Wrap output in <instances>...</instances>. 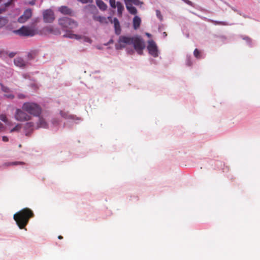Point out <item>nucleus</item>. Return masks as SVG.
<instances>
[{
    "label": "nucleus",
    "mask_w": 260,
    "mask_h": 260,
    "mask_svg": "<svg viewBox=\"0 0 260 260\" xmlns=\"http://www.w3.org/2000/svg\"><path fill=\"white\" fill-rule=\"evenodd\" d=\"M128 45H133L135 50L139 54H142L145 45L142 39L138 36L127 37L120 36L117 43L115 44V48L117 50L122 49Z\"/></svg>",
    "instance_id": "1"
},
{
    "label": "nucleus",
    "mask_w": 260,
    "mask_h": 260,
    "mask_svg": "<svg viewBox=\"0 0 260 260\" xmlns=\"http://www.w3.org/2000/svg\"><path fill=\"white\" fill-rule=\"evenodd\" d=\"M34 216L32 211L29 208H26L15 213L13 218L20 229H25L30 218Z\"/></svg>",
    "instance_id": "2"
},
{
    "label": "nucleus",
    "mask_w": 260,
    "mask_h": 260,
    "mask_svg": "<svg viewBox=\"0 0 260 260\" xmlns=\"http://www.w3.org/2000/svg\"><path fill=\"white\" fill-rule=\"evenodd\" d=\"M22 109L34 116H39L42 113L41 107L35 103L26 102L23 104Z\"/></svg>",
    "instance_id": "3"
},
{
    "label": "nucleus",
    "mask_w": 260,
    "mask_h": 260,
    "mask_svg": "<svg viewBox=\"0 0 260 260\" xmlns=\"http://www.w3.org/2000/svg\"><path fill=\"white\" fill-rule=\"evenodd\" d=\"M15 34L20 36L32 37L38 34L37 29L27 26H23L20 29L14 30Z\"/></svg>",
    "instance_id": "4"
},
{
    "label": "nucleus",
    "mask_w": 260,
    "mask_h": 260,
    "mask_svg": "<svg viewBox=\"0 0 260 260\" xmlns=\"http://www.w3.org/2000/svg\"><path fill=\"white\" fill-rule=\"evenodd\" d=\"M59 24L64 29H73L78 26L77 22L68 17H62L58 20Z\"/></svg>",
    "instance_id": "5"
},
{
    "label": "nucleus",
    "mask_w": 260,
    "mask_h": 260,
    "mask_svg": "<svg viewBox=\"0 0 260 260\" xmlns=\"http://www.w3.org/2000/svg\"><path fill=\"white\" fill-rule=\"evenodd\" d=\"M24 110L17 109L15 114L16 119L20 121H28L31 119V116L28 115Z\"/></svg>",
    "instance_id": "6"
},
{
    "label": "nucleus",
    "mask_w": 260,
    "mask_h": 260,
    "mask_svg": "<svg viewBox=\"0 0 260 260\" xmlns=\"http://www.w3.org/2000/svg\"><path fill=\"white\" fill-rule=\"evenodd\" d=\"M55 19L53 12L51 10H46L43 12V19L46 23H51Z\"/></svg>",
    "instance_id": "7"
},
{
    "label": "nucleus",
    "mask_w": 260,
    "mask_h": 260,
    "mask_svg": "<svg viewBox=\"0 0 260 260\" xmlns=\"http://www.w3.org/2000/svg\"><path fill=\"white\" fill-rule=\"evenodd\" d=\"M147 49L149 53L154 57L158 56V50L155 43L151 40L148 42Z\"/></svg>",
    "instance_id": "8"
},
{
    "label": "nucleus",
    "mask_w": 260,
    "mask_h": 260,
    "mask_svg": "<svg viewBox=\"0 0 260 260\" xmlns=\"http://www.w3.org/2000/svg\"><path fill=\"white\" fill-rule=\"evenodd\" d=\"M32 16V10L30 9H27L24 11L23 14L18 18V21L19 23H23L25 22Z\"/></svg>",
    "instance_id": "9"
},
{
    "label": "nucleus",
    "mask_w": 260,
    "mask_h": 260,
    "mask_svg": "<svg viewBox=\"0 0 260 260\" xmlns=\"http://www.w3.org/2000/svg\"><path fill=\"white\" fill-rule=\"evenodd\" d=\"M14 6V0H8L7 2H4V4L1 5V13L8 11L10 9H13Z\"/></svg>",
    "instance_id": "10"
},
{
    "label": "nucleus",
    "mask_w": 260,
    "mask_h": 260,
    "mask_svg": "<svg viewBox=\"0 0 260 260\" xmlns=\"http://www.w3.org/2000/svg\"><path fill=\"white\" fill-rule=\"evenodd\" d=\"M93 19L95 21L100 22L101 24H107L108 23V21H109L111 23H112V19L111 17H108L106 18L105 17L96 16L94 15L93 16Z\"/></svg>",
    "instance_id": "11"
},
{
    "label": "nucleus",
    "mask_w": 260,
    "mask_h": 260,
    "mask_svg": "<svg viewBox=\"0 0 260 260\" xmlns=\"http://www.w3.org/2000/svg\"><path fill=\"white\" fill-rule=\"evenodd\" d=\"M48 127V124L45 119L42 117L39 116L38 121L36 123V128H46Z\"/></svg>",
    "instance_id": "12"
},
{
    "label": "nucleus",
    "mask_w": 260,
    "mask_h": 260,
    "mask_svg": "<svg viewBox=\"0 0 260 260\" xmlns=\"http://www.w3.org/2000/svg\"><path fill=\"white\" fill-rule=\"evenodd\" d=\"M34 124L32 122H28L25 123L24 125V130L25 135L28 136L34 130Z\"/></svg>",
    "instance_id": "13"
},
{
    "label": "nucleus",
    "mask_w": 260,
    "mask_h": 260,
    "mask_svg": "<svg viewBox=\"0 0 260 260\" xmlns=\"http://www.w3.org/2000/svg\"><path fill=\"white\" fill-rule=\"evenodd\" d=\"M114 23L115 32L117 35H119L121 33V27L118 20L116 18H114L112 20V23Z\"/></svg>",
    "instance_id": "14"
},
{
    "label": "nucleus",
    "mask_w": 260,
    "mask_h": 260,
    "mask_svg": "<svg viewBox=\"0 0 260 260\" xmlns=\"http://www.w3.org/2000/svg\"><path fill=\"white\" fill-rule=\"evenodd\" d=\"M14 64L19 67H24L26 66V62L21 57H16L14 60Z\"/></svg>",
    "instance_id": "15"
},
{
    "label": "nucleus",
    "mask_w": 260,
    "mask_h": 260,
    "mask_svg": "<svg viewBox=\"0 0 260 260\" xmlns=\"http://www.w3.org/2000/svg\"><path fill=\"white\" fill-rule=\"evenodd\" d=\"M59 11L64 15H71L72 11L67 6H61L59 8Z\"/></svg>",
    "instance_id": "16"
},
{
    "label": "nucleus",
    "mask_w": 260,
    "mask_h": 260,
    "mask_svg": "<svg viewBox=\"0 0 260 260\" xmlns=\"http://www.w3.org/2000/svg\"><path fill=\"white\" fill-rule=\"evenodd\" d=\"M1 90L6 92V94H4V97L10 99H13L14 98V95L12 94V93H9L10 91V89L8 88L4 87L1 85Z\"/></svg>",
    "instance_id": "17"
},
{
    "label": "nucleus",
    "mask_w": 260,
    "mask_h": 260,
    "mask_svg": "<svg viewBox=\"0 0 260 260\" xmlns=\"http://www.w3.org/2000/svg\"><path fill=\"white\" fill-rule=\"evenodd\" d=\"M126 8L129 13L135 15L137 13V10L135 7L133 6L132 4L126 3Z\"/></svg>",
    "instance_id": "18"
},
{
    "label": "nucleus",
    "mask_w": 260,
    "mask_h": 260,
    "mask_svg": "<svg viewBox=\"0 0 260 260\" xmlns=\"http://www.w3.org/2000/svg\"><path fill=\"white\" fill-rule=\"evenodd\" d=\"M141 20L138 16H135L133 19V27L135 29H137L141 24Z\"/></svg>",
    "instance_id": "19"
},
{
    "label": "nucleus",
    "mask_w": 260,
    "mask_h": 260,
    "mask_svg": "<svg viewBox=\"0 0 260 260\" xmlns=\"http://www.w3.org/2000/svg\"><path fill=\"white\" fill-rule=\"evenodd\" d=\"M63 37H65V38H71V39H75L77 40L80 39L81 38L80 36L75 35V34H72L70 31H67V32L64 35H63Z\"/></svg>",
    "instance_id": "20"
},
{
    "label": "nucleus",
    "mask_w": 260,
    "mask_h": 260,
    "mask_svg": "<svg viewBox=\"0 0 260 260\" xmlns=\"http://www.w3.org/2000/svg\"><path fill=\"white\" fill-rule=\"evenodd\" d=\"M96 4L101 10L104 11L107 8L106 4L102 0H96Z\"/></svg>",
    "instance_id": "21"
},
{
    "label": "nucleus",
    "mask_w": 260,
    "mask_h": 260,
    "mask_svg": "<svg viewBox=\"0 0 260 260\" xmlns=\"http://www.w3.org/2000/svg\"><path fill=\"white\" fill-rule=\"evenodd\" d=\"M116 7L117 8V12L119 16H121L124 10V6L122 4L119 2L116 3Z\"/></svg>",
    "instance_id": "22"
},
{
    "label": "nucleus",
    "mask_w": 260,
    "mask_h": 260,
    "mask_svg": "<svg viewBox=\"0 0 260 260\" xmlns=\"http://www.w3.org/2000/svg\"><path fill=\"white\" fill-rule=\"evenodd\" d=\"M125 4H134L135 5L138 6L143 4V3L140 2L139 0H124Z\"/></svg>",
    "instance_id": "23"
},
{
    "label": "nucleus",
    "mask_w": 260,
    "mask_h": 260,
    "mask_svg": "<svg viewBox=\"0 0 260 260\" xmlns=\"http://www.w3.org/2000/svg\"><path fill=\"white\" fill-rule=\"evenodd\" d=\"M193 55L198 59H200L202 57L201 52L198 49H195L193 51Z\"/></svg>",
    "instance_id": "24"
},
{
    "label": "nucleus",
    "mask_w": 260,
    "mask_h": 260,
    "mask_svg": "<svg viewBox=\"0 0 260 260\" xmlns=\"http://www.w3.org/2000/svg\"><path fill=\"white\" fill-rule=\"evenodd\" d=\"M1 121H4L8 125H10V122L9 121L6 116L4 114H1Z\"/></svg>",
    "instance_id": "25"
},
{
    "label": "nucleus",
    "mask_w": 260,
    "mask_h": 260,
    "mask_svg": "<svg viewBox=\"0 0 260 260\" xmlns=\"http://www.w3.org/2000/svg\"><path fill=\"white\" fill-rule=\"evenodd\" d=\"M21 128V125L17 124L14 128L11 129L10 132L12 133L15 131H19Z\"/></svg>",
    "instance_id": "26"
},
{
    "label": "nucleus",
    "mask_w": 260,
    "mask_h": 260,
    "mask_svg": "<svg viewBox=\"0 0 260 260\" xmlns=\"http://www.w3.org/2000/svg\"><path fill=\"white\" fill-rule=\"evenodd\" d=\"M48 31H49L50 32L53 33L55 35L60 34L59 30H58V29L54 30V29L52 27H49L48 29Z\"/></svg>",
    "instance_id": "27"
},
{
    "label": "nucleus",
    "mask_w": 260,
    "mask_h": 260,
    "mask_svg": "<svg viewBox=\"0 0 260 260\" xmlns=\"http://www.w3.org/2000/svg\"><path fill=\"white\" fill-rule=\"evenodd\" d=\"M110 6L113 8H116V3L115 0H110L109 1Z\"/></svg>",
    "instance_id": "28"
},
{
    "label": "nucleus",
    "mask_w": 260,
    "mask_h": 260,
    "mask_svg": "<svg viewBox=\"0 0 260 260\" xmlns=\"http://www.w3.org/2000/svg\"><path fill=\"white\" fill-rule=\"evenodd\" d=\"M1 26L2 25H5L7 23V20L6 18H3L1 17Z\"/></svg>",
    "instance_id": "29"
},
{
    "label": "nucleus",
    "mask_w": 260,
    "mask_h": 260,
    "mask_svg": "<svg viewBox=\"0 0 260 260\" xmlns=\"http://www.w3.org/2000/svg\"><path fill=\"white\" fill-rule=\"evenodd\" d=\"M17 97L19 99H24L26 96L23 93H19L17 95Z\"/></svg>",
    "instance_id": "30"
},
{
    "label": "nucleus",
    "mask_w": 260,
    "mask_h": 260,
    "mask_svg": "<svg viewBox=\"0 0 260 260\" xmlns=\"http://www.w3.org/2000/svg\"><path fill=\"white\" fill-rule=\"evenodd\" d=\"M78 1L83 3V4H86V3H92V0H78Z\"/></svg>",
    "instance_id": "31"
},
{
    "label": "nucleus",
    "mask_w": 260,
    "mask_h": 260,
    "mask_svg": "<svg viewBox=\"0 0 260 260\" xmlns=\"http://www.w3.org/2000/svg\"><path fill=\"white\" fill-rule=\"evenodd\" d=\"M156 15L158 18H159L160 20L162 19V16L161 15V13L159 10H156Z\"/></svg>",
    "instance_id": "32"
},
{
    "label": "nucleus",
    "mask_w": 260,
    "mask_h": 260,
    "mask_svg": "<svg viewBox=\"0 0 260 260\" xmlns=\"http://www.w3.org/2000/svg\"><path fill=\"white\" fill-rule=\"evenodd\" d=\"M13 165H23L24 163L22 161H16L12 163Z\"/></svg>",
    "instance_id": "33"
},
{
    "label": "nucleus",
    "mask_w": 260,
    "mask_h": 260,
    "mask_svg": "<svg viewBox=\"0 0 260 260\" xmlns=\"http://www.w3.org/2000/svg\"><path fill=\"white\" fill-rule=\"evenodd\" d=\"M182 1H184L187 4L192 6V3L190 1H189V0H182Z\"/></svg>",
    "instance_id": "34"
},
{
    "label": "nucleus",
    "mask_w": 260,
    "mask_h": 260,
    "mask_svg": "<svg viewBox=\"0 0 260 260\" xmlns=\"http://www.w3.org/2000/svg\"><path fill=\"white\" fill-rule=\"evenodd\" d=\"M16 54V53L15 52H11L9 54V56L11 58L13 57Z\"/></svg>",
    "instance_id": "35"
},
{
    "label": "nucleus",
    "mask_w": 260,
    "mask_h": 260,
    "mask_svg": "<svg viewBox=\"0 0 260 260\" xmlns=\"http://www.w3.org/2000/svg\"><path fill=\"white\" fill-rule=\"evenodd\" d=\"M212 22H214L216 24H221V25L224 24V23L222 22H218V21H212Z\"/></svg>",
    "instance_id": "36"
},
{
    "label": "nucleus",
    "mask_w": 260,
    "mask_h": 260,
    "mask_svg": "<svg viewBox=\"0 0 260 260\" xmlns=\"http://www.w3.org/2000/svg\"><path fill=\"white\" fill-rule=\"evenodd\" d=\"M8 138L6 136L3 137V141L4 142H7L8 141Z\"/></svg>",
    "instance_id": "37"
},
{
    "label": "nucleus",
    "mask_w": 260,
    "mask_h": 260,
    "mask_svg": "<svg viewBox=\"0 0 260 260\" xmlns=\"http://www.w3.org/2000/svg\"><path fill=\"white\" fill-rule=\"evenodd\" d=\"M36 3V0H32L29 2V4L30 5H34Z\"/></svg>",
    "instance_id": "38"
},
{
    "label": "nucleus",
    "mask_w": 260,
    "mask_h": 260,
    "mask_svg": "<svg viewBox=\"0 0 260 260\" xmlns=\"http://www.w3.org/2000/svg\"><path fill=\"white\" fill-rule=\"evenodd\" d=\"M91 8H93L94 10L97 11L96 7L94 6H92Z\"/></svg>",
    "instance_id": "39"
},
{
    "label": "nucleus",
    "mask_w": 260,
    "mask_h": 260,
    "mask_svg": "<svg viewBox=\"0 0 260 260\" xmlns=\"http://www.w3.org/2000/svg\"><path fill=\"white\" fill-rule=\"evenodd\" d=\"M58 238L59 239H63V237H62V236H58Z\"/></svg>",
    "instance_id": "40"
},
{
    "label": "nucleus",
    "mask_w": 260,
    "mask_h": 260,
    "mask_svg": "<svg viewBox=\"0 0 260 260\" xmlns=\"http://www.w3.org/2000/svg\"><path fill=\"white\" fill-rule=\"evenodd\" d=\"M1 55H2L5 54V52L4 51H1Z\"/></svg>",
    "instance_id": "41"
},
{
    "label": "nucleus",
    "mask_w": 260,
    "mask_h": 260,
    "mask_svg": "<svg viewBox=\"0 0 260 260\" xmlns=\"http://www.w3.org/2000/svg\"><path fill=\"white\" fill-rule=\"evenodd\" d=\"M164 35H166V36L167 35L166 34V32H164Z\"/></svg>",
    "instance_id": "42"
},
{
    "label": "nucleus",
    "mask_w": 260,
    "mask_h": 260,
    "mask_svg": "<svg viewBox=\"0 0 260 260\" xmlns=\"http://www.w3.org/2000/svg\"><path fill=\"white\" fill-rule=\"evenodd\" d=\"M164 35H166V36L167 35L166 34V32H164Z\"/></svg>",
    "instance_id": "43"
},
{
    "label": "nucleus",
    "mask_w": 260,
    "mask_h": 260,
    "mask_svg": "<svg viewBox=\"0 0 260 260\" xmlns=\"http://www.w3.org/2000/svg\"><path fill=\"white\" fill-rule=\"evenodd\" d=\"M1 131H2V128H3V127H2V125H1Z\"/></svg>",
    "instance_id": "44"
}]
</instances>
